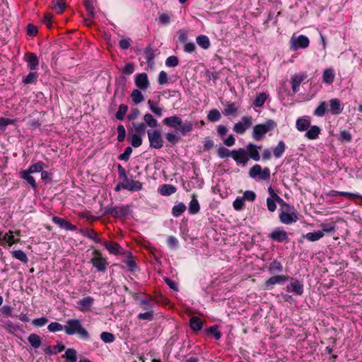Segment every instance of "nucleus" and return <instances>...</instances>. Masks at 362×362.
<instances>
[{"label": "nucleus", "instance_id": "obj_61", "mask_svg": "<svg viewBox=\"0 0 362 362\" xmlns=\"http://www.w3.org/2000/svg\"><path fill=\"white\" fill-rule=\"evenodd\" d=\"M179 59L176 56H170L167 58L165 65L169 67H175L178 65Z\"/></svg>", "mask_w": 362, "mask_h": 362}, {"label": "nucleus", "instance_id": "obj_18", "mask_svg": "<svg viewBox=\"0 0 362 362\" xmlns=\"http://www.w3.org/2000/svg\"><path fill=\"white\" fill-rule=\"evenodd\" d=\"M261 146H257L252 143H250L246 146L247 155L250 156L255 161H259L260 160V156L258 149H260Z\"/></svg>", "mask_w": 362, "mask_h": 362}, {"label": "nucleus", "instance_id": "obj_50", "mask_svg": "<svg viewBox=\"0 0 362 362\" xmlns=\"http://www.w3.org/2000/svg\"><path fill=\"white\" fill-rule=\"evenodd\" d=\"M283 267L280 262L274 260L269 267V271L270 273L281 272Z\"/></svg>", "mask_w": 362, "mask_h": 362}, {"label": "nucleus", "instance_id": "obj_4", "mask_svg": "<svg viewBox=\"0 0 362 362\" xmlns=\"http://www.w3.org/2000/svg\"><path fill=\"white\" fill-rule=\"evenodd\" d=\"M276 127V123L272 119H268L264 124H259L253 127L252 137L256 141H260L269 131Z\"/></svg>", "mask_w": 362, "mask_h": 362}, {"label": "nucleus", "instance_id": "obj_32", "mask_svg": "<svg viewBox=\"0 0 362 362\" xmlns=\"http://www.w3.org/2000/svg\"><path fill=\"white\" fill-rule=\"evenodd\" d=\"M267 98H268V95L266 93H264V92L259 93L255 97L252 105L255 107H260L264 104Z\"/></svg>", "mask_w": 362, "mask_h": 362}, {"label": "nucleus", "instance_id": "obj_59", "mask_svg": "<svg viewBox=\"0 0 362 362\" xmlns=\"http://www.w3.org/2000/svg\"><path fill=\"white\" fill-rule=\"evenodd\" d=\"M47 329L51 332H55L62 331L64 329V327L59 322H53L48 325Z\"/></svg>", "mask_w": 362, "mask_h": 362}, {"label": "nucleus", "instance_id": "obj_13", "mask_svg": "<svg viewBox=\"0 0 362 362\" xmlns=\"http://www.w3.org/2000/svg\"><path fill=\"white\" fill-rule=\"evenodd\" d=\"M298 211H292V212H280L279 213V220L280 221L286 225L291 224L292 223L296 222L298 220Z\"/></svg>", "mask_w": 362, "mask_h": 362}, {"label": "nucleus", "instance_id": "obj_23", "mask_svg": "<svg viewBox=\"0 0 362 362\" xmlns=\"http://www.w3.org/2000/svg\"><path fill=\"white\" fill-rule=\"evenodd\" d=\"M238 109L239 106L235 103H228L225 106L223 114L227 117L233 116L237 114Z\"/></svg>", "mask_w": 362, "mask_h": 362}, {"label": "nucleus", "instance_id": "obj_51", "mask_svg": "<svg viewBox=\"0 0 362 362\" xmlns=\"http://www.w3.org/2000/svg\"><path fill=\"white\" fill-rule=\"evenodd\" d=\"M176 192V187L171 185H163L160 189L163 195L168 196Z\"/></svg>", "mask_w": 362, "mask_h": 362}, {"label": "nucleus", "instance_id": "obj_60", "mask_svg": "<svg viewBox=\"0 0 362 362\" xmlns=\"http://www.w3.org/2000/svg\"><path fill=\"white\" fill-rule=\"evenodd\" d=\"M117 141L119 142H122L126 136V130L122 124H119L117 127Z\"/></svg>", "mask_w": 362, "mask_h": 362}, {"label": "nucleus", "instance_id": "obj_44", "mask_svg": "<svg viewBox=\"0 0 362 362\" xmlns=\"http://www.w3.org/2000/svg\"><path fill=\"white\" fill-rule=\"evenodd\" d=\"M38 78V74L37 72H30L26 76L23 78V83L25 85L35 83Z\"/></svg>", "mask_w": 362, "mask_h": 362}, {"label": "nucleus", "instance_id": "obj_37", "mask_svg": "<svg viewBox=\"0 0 362 362\" xmlns=\"http://www.w3.org/2000/svg\"><path fill=\"white\" fill-rule=\"evenodd\" d=\"M28 340L29 343L30 344V345L34 349L39 348L42 344V341H41L40 336H38L37 334H34V333L30 334L28 336Z\"/></svg>", "mask_w": 362, "mask_h": 362}, {"label": "nucleus", "instance_id": "obj_33", "mask_svg": "<svg viewBox=\"0 0 362 362\" xmlns=\"http://www.w3.org/2000/svg\"><path fill=\"white\" fill-rule=\"evenodd\" d=\"M104 245L107 248V250L112 254H119L121 252L122 247L121 246L116 243H107L105 242Z\"/></svg>", "mask_w": 362, "mask_h": 362}, {"label": "nucleus", "instance_id": "obj_31", "mask_svg": "<svg viewBox=\"0 0 362 362\" xmlns=\"http://www.w3.org/2000/svg\"><path fill=\"white\" fill-rule=\"evenodd\" d=\"M144 54L146 62L149 65H152L153 64V59L155 58V51L151 45L147 46L144 49Z\"/></svg>", "mask_w": 362, "mask_h": 362}, {"label": "nucleus", "instance_id": "obj_16", "mask_svg": "<svg viewBox=\"0 0 362 362\" xmlns=\"http://www.w3.org/2000/svg\"><path fill=\"white\" fill-rule=\"evenodd\" d=\"M136 86L142 90H146L149 86L148 76L146 73L139 74L135 78Z\"/></svg>", "mask_w": 362, "mask_h": 362}, {"label": "nucleus", "instance_id": "obj_20", "mask_svg": "<svg viewBox=\"0 0 362 362\" xmlns=\"http://www.w3.org/2000/svg\"><path fill=\"white\" fill-rule=\"evenodd\" d=\"M288 279V277L284 275L272 276L264 282V288L269 289L273 285L284 282L287 281Z\"/></svg>", "mask_w": 362, "mask_h": 362}, {"label": "nucleus", "instance_id": "obj_10", "mask_svg": "<svg viewBox=\"0 0 362 362\" xmlns=\"http://www.w3.org/2000/svg\"><path fill=\"white\" fill-rule=\"evenodd\" d=\"M231 157L237 163L245 165L249 160V157L245 148H240L231 151Z\"/></svg>", "mask_w": 362, "mask_h": 362}, {"label": "nucleus", "instance_id": "obj_38", "mask_svg": "<svg viewBox=\"0 0 362 362\" xmlns=\"http://www.w3.org/2000/svg\"><path fill=\"white\" fill-rule=\"evenodd\" d=\"M196 41L198 45H199L204 49H207L211 45L209 37L204 35H200L197 36Z\"/></svg>", "mask_w": 362, "mask_h": 362}, {"label": "nucleus", "instance_id": "obj_40", "mask_svg": "<svg viewBox=\"0 0 362 362\" xmlns=\"http://www.w3.org/2000/svg\"><path fill=\"white\" fill-rule=\"evenodd\" d=\"M286 150V144L283 141H279L276 146L273 150L274 156L279 158H280Z\"/></svg>", "mask_w": 362, "mask_h": 362}, {"label": "nucleus", "instance_id": "obj_49", "mask_svg": "<svg viewBox=\"0 0 362 362\" xmlns=\"http://www.w3.org/2000/svg\"><path fill=\"white\" fill-rule=\"evenodd\" d=\"M53 8L59 13H62L66 7L63 0H52Z\"/></svg>", "mask_w": 362, "mask_h": 362}, {"label": "nucleus", "instance_id": "obj_27", "mask_svg": "<svg viewBox=\"0 0 362 362\" xmlns=\"http://www.w3.org/2000/svg\"><path fill=\"white\" fill-rule=\"evenodd\" d=\"M189 325L192 330L197 332L202 329L203 322L199 317L194 316L190 318Z\"/></svg>", "mask_w": 362, "mask_h": 362}, {"label": "nucleus", "instance_id": "obj_62", "mask_svg": "<svg viewBox=\"0 0 362 362\" xmlns=\"http://www.w3.org/2000/svg\"><path fill=\"white\" fill-rule=\"evenodd\" d=\"M218 156L221 158L231 157V151H230L226 147L221 146L218 149Z\"/></svg>", "mask_w": 362, "mask_h": 362}, {"label": "nucleus", "instance_id": "obj_54", "mask_svg": "<svg viewBox=\"0 0 362 362\" xmlns=\"http://www.w3.org/2000/svg\"><path fill=\"white\" fill-rule=\"evenodd\" d=\"M207 118L210 122H217L221 119V113L216 109H213L209 111Z\"/></svg>", "mask_w": 362, "mask_h": 362}, {"label": "nucleus", "instance_id": "obj_56", "mask_svg": "<svg viewBox=\"0 0 362 362\" xmlns=\"http://www.w3.org/2000/svg\"><path fill=\"white\" fill-rule=\"evenodd\" d=\"M138 319L152 321L153 320V310H147L145 313L139 314Z\"/></svg>", "mask_w": 362, "mask_h": 362}, {"label": "nucleus", "instance_id": "obj_41", "mask_svg": "<svg viewBox=\"0 0 362 362\" xmlns=\"http://www.w3.org/2000/svg\"><path fill=\"white\" fill-rule=\"evenodd\" d=\"M199 209H200L199 204L197 199H196L195 195L193 194L192 199L189 203V211L192 214H195L199 211Z\"/></svg>", "mask_w": 362, "mask_h": 362}, {"label": "nucleus", "instance_id": "obj_24", "mask_svg": "<svg viewBox=\"0 0 362 362\" xmlns=\"http://www.w3.org/2000/svg\"><path fill=\"white\" fill-rule=\"evenodd\" d=\"M321 129L317 125H313L310 127V129L307 131L305 136L308 139L314 140L318 138Z\"/></svg>", "mask_w": 362, "mask_h": 362}, {"label": "nucleus", "instance_id": "obj_42", "mask_svg": "<svg viewBox=\"0 0 362 362\" xmlns=\"http://www.w3.org/2000/svg\"><path fill=\"white\" fill-rule=\"evenodd\" d=\"M144 120L145 122L146 126H148L151 128H155L158 126L157 120L150 114L146 113L144 116Z\"/></svg>", "mask_w": 362, "mask_h": 362}, {"label": "nucleus", "instance_id": "obj_15", "mask_svg": "<svg viewBox=\"0 0 362 362\" xmlns=\"http://www.w3.org/2000/svg\"><path fill=\"white\" fill-rule=\"evenodd\" d=\"M307 74L304 72L296 74L291 77V88L294 93L298 91L300 83L307 78Z\"/></svg>", "mask_w": 362, "mask_h": 362}, {"label": "nucleus", "instance_id": "obj_47", "mask_svg": "<svg viewBox=\"0 0 362 362\" xmlns=\"http://www.w3.org/2000/svg\"><path fill=\"white\" fill-rule=\"evenodd\" d=\"M186 210V206L183 203H179L173 207L172 213L175 217L180 216Z\"/></svg>", "mask_w": 362, "mask_h": 362}, {"label": "nucleus", "instance_id": "obj_63", "mask_svg": "<svg viewBox=\"0 0 362 362\" xmlns=\"http://www.w3.org/2000/svg\"><path fill=\"white\" fill-rule=\"evenodd\" d=\"M244 199L243 197H237L233 203V206L236 211L243 209L244 206Z\"/></svg>", "mask_w": 362, "mask_h": 362}, {"label": "nucleus", "instance_id": "obj_39", "mask_svg": "<svg viewBox=\"0 0 362 362\" xmlns=\"http://www.w3.org/2000/svg\"><path fill=\"white\" fill-rule=\"evenodd\" d=\"M4 244L7 243L9 246L19 242V239H16L13 235V231L9 230L8 233H4L3 235Z\"/></svg>", "mask_w": 362, "mask_h": 362}, {"label": "nucleus", "instance_id": "obj_14", "mask_svg": "<svg viewBox=\"0 0 362 362\" xmlns=\"http://www.w3.org/2000/svg\"><path fill=\"white\" fill-rule=\"evenodd\" d=\"M272 240L281 243L288 239V233L281 228H276L269 235Z\"/></svg>", "mask_w": 362, "mask_h": 362}, {"label": "nucleus", "instance_id": "obj_57", "mask_svg": "<svg viewBox=\"0 0 362 362\" xmlns=\"http://www.w3.org/2000/svg\"><path fill=\"white\" fill-rule=\"evenodd\" d=\"M131 144L134 148L139 147L142 144L141 135L134 134L131 138Z\"/></svg>", "mask_w": 362, "mask_h": 362}, {"label": "nucleus", "instance_id": "obj_43", "mask_svg": "<svg viewBox=\"0 0 362 362\" xmlns=\"http://www.w3.org/2000/svg\"><path fill=\"white\" fill-rule=\"evenodd\" d=\"M131 98L134 104H139L144 100L143 94L138 89L133 90L131 93Z\"/></svg>", "mask_w": 362, "mask_h": 362}, {"label": "nucleus", "instance_id": "obj_3", "mask_svg": "<svg viewBox=\"0 0 362 362\" xmlns=\"http://www.w3.org/2000/svg\"><path fill=\"white\" fill-rule=\"evenodd\" d=\"M64 330L68 335L78 334L83 339L89 338L88 332L83 327L78 319H69L64 326Z\"/></svg>", "mask_w": 362, "mask_h": 362}, {"label": "nucleus", "instance_id": "obj_2", "mask_svg": "<svg viewBox=\"0 0 362 362\" xmlns=\"http://www.w3.org/2000/svg\"><path fill=\"white\" fill-rule=\"evenodd\" d=\"M328 106V111L334 115H339L343 110V105L341 101L337 98L331 99L327 104L325 102H320L314 112V115L317 117H322L326 112V107Z\"/></svg>", "mask_w": 362, "mask_h": 362}, {"label": "nucleus", "instance_id": "obj_53", "mask_svg": "<svg viewBox=\"0 0 362 362\" xmlns=\"http://www.w3.org/2000/svg\"><path fill=\"white\" fill-rule=\"evenodd\" d=\"M262 167L259 165L256 164L250 169L249 175L252 178H256L257 177H259L262 173Z\"/></svg>", "mask_w": 362, "mask_h": 362}, {"label": "nucleus", "instance_id": "obj_58", "mask_svg": "<svg viewBox=\"0 0 362 362\" xmlns=\"http://www.w3.org/2000/svg\"><path fill=\"white\" fill-rule=\"evenodd\" d=\"M101 339L105 343H111L115 340V336L110 332H103L100 334Z\"/></svg>", "mask_w": 362, "mask_h": 362}, {"label": "nucleus", "instance_id": "obj_26", "mask_svg": "<svg viewBox=\"0 0 362 362\" xmlns=\"http://www.w3.org/2000/svg\"><path fill=\"white\" fill-rule=\"evenodd\" d=\"M296 127L298 131L303 132L310 127V122L306 118L301 117L296 120Z\"/></svg>", "mask_w": 362, "mask_h": 362}, {"label": "nucleus", "instance_id": "obj_45", "mask_svg": "<svg viewBox=\"0 0 362 362\" xmlns=\"http://www.w3.org/2000/svg\"><path fill=\"white\" fill-rule=\"evenodd\" d=\"M12 255L14 258L20 260L23 263H27L28 261V258L26 254L21 250H14L12 252Z\"/></svg>", "mask_w": 362, "mask_h": 362}, {"label": "nucleus", "instance_id": "obj_29", "mask_svg": "<svg viewBox=\"0 0 362 362\" xmlns=\"http://www.w3.org/2000/svg\"><path fill=\"white\" fill-rule=\"evenodd\" d=\"M324 236L323 231L317 230L313 233H308L303 235V238H306L310 242L319 240Z\"/></svg>", "mask_w": 362, "mask_h": 362}, {"label": "nucleus", "instance_id": "obj_7", "mask_svg": "<svg viewBox=\"0 0 362 362\" xmlns=\"http://www.w3.org/2000/svg\"><path fill=\"white\" fill-rule=\"evenodd\" d=\"M129 212L130 209L128 205L110 207L105 211L106 214L110 215L114 218H119L127 216Z\"/></svg>", "mask_w": 362, "mask_h": 362}, {"label": "nucleus", "instance_id": "obj_19", "mask_svg": "<svg viewBox=\"0 0 362 362\" xmlns=\"http://www.w3.org/2000/svg\"><path fill=\"white\" fill-rule=\"evenodd\" d=\"M52 221L60 228L66 230H75L76 229V227L72 225L69 221L58 216H53Z\"/></svg>", "mask_w": 362, "mask_h": 362}, {"label": "nucleus", "instance_id": "obj_1", "mask_svg": "<svg viewBox=\"0 0 362 362\" xmlns=\"http://www.w3.org/2000/svg\"><path fill=\"white\" fill-rule=\"evenodd\" d=\"M165 125L177 129L182 135H186L193 129V124L190 121L182 122L180 117L177 115L165 117L163 120Z\"/></svg>", "mask_w": 362, "mask_h": 362}, {"label": "nucleus", "instance_id": "obj_55", "mask_svg": "<svg viewBox=\"0 0 362 362\" xmlns=\"http://www.w3.org/2000/svg\"><path fill=\"white\" fill-rule=\"evenodd\" d=\"M139 306L144 310H153V303L146 298H143L139 302Z\"/></svg>", "mask_w": 362, "mask_h": 362}, {"label": "nucleus", "instance_id": "obj_28", "mask_svg": "<svg viewBox=\"0 0 362 362\" xmlns=\"http://www.w3.org/2000/svg\"><path fill=\"white\" fill-rule=\"evenodd\" d=\"M31 173L26 170H21L20 172L21 177L26 180V182L33 187V189L37 188V185L35 178L30 175Z\"/></svg>", "mask_w": 362, "mask_h": 362}, {"label": "nucleus", "instance_id": "obj_35", "mask_svg": "<svg viewBox=\"0 0 362 362\" xmlns=\"http://www.w3.org/2000/svg\"><path fill=\"white\" fill-rule=\"evenodd\" d=\"M147 103L150 110L156 116L161 117L163 115V107H158L157 103L148 100Z\"/></svg>", "mask_w": 362, "mask_h": 362}, {"label": "nucleus", "instance_id": "obj_48", "mask_svg": "<svg viewBox=\"0 0 362 362\" xmlns=\"http://www.w3.org/2000/svg\"><path fill=\"white\" fill-rule=\"evenodd\" d=\"M132 127L135 134L139 135L144 134L146 129V124L142 122H134L132 123Z\"/></svg>", "mask_w": 362, "mask_h": 362}, {"label": "nucleus", "instance_id": "obj_9", "mask_svg": "<svg viewBox=\"0 0 362 362\" xmlns=\"http://www.w3.org/2000/svg\"><path fill=\"white\" fill-rule=\"evenodd\" d=\"M291 49L297 50L298 49H305L309 46L310 40L305 35H299L298 37L293 36L290 40Z\"/></svg>", "mask_w": 362, "mask_h": 362}, {"label": "nucleus", "instance_id": "obj_8", "mask_svg": "<svg viewBox=\"0 0 362 362\" xmlns=\"http://www.w3.org/2000/svg\"><path fill=\"white\" fill-rule=\"evenodd\" d=\"M252 124V118L250 116H245L242 117L240 122L235 123L233 126V131L239 134H243L247 129L250 128Z\"/></svg>", "mask_w": 362, "mask_h": 362}, {"label": "nucleus", "instance_id": "obj_36", "mask_svg": "<svg viewBox=\"0 0 362 362\" xmlns=\"http://www.w3.org/2000/svg\"><path fill=\"white\" fill-rule=\"evenodd\" d=\"M81 233L84 236L93 240L95 243H101V239L98 237V233L95 231H94L93 230H88V229L81 230Z\"/></svg>", "mask_w": 362, "mask_h": 362}, {"label": "nucleus", "instance_id": "obj_12", "mask_svg": "<svg viewBox=\"0 0 362 362\" xmlns=\"http://www.w3.org/2000/svg\"><path fill=\"white\" fill-rule=\"evenodd\" d=\"M94 298L91 296H86L77 301V309L83 313L88 312L94 303Z\"/></svg>", "mask_w": 362, "mask_h": 362}, {"label": "nucleus", "instance_id": "obj_17", "mask_svg": "<svg viewBox=\"0 0 362 362\" xmlns=\"http://www.w3.org/2000/svg\"><path fill=\"white\" fill-rule=\"evenodd\" d=\"M143 184L139 181L130 180L128 177L124 180V186L122 189H127L129 191H140L142 189Z\"/></svg>", "mask_w": 362, "mask_h": 362}, {"label": "nucleus", "instance_id": "obj_30", "mask_svg": "<svg viewBox=\"0 0 362 362\" xmlns=\"http://www.w3.org/2000/svg\"><path fill=\"white\" fill-rule=\"evenodd\" d=\"M66 362H76L77 352L74 349H67L63 355Z\"/></svg>", "mask_w": 362, "mask_h": 362}, {"label": "nucleus", "instance_id": "obj_22", "mask_svg": "<svg viewBox=\"0 0 362 362\" xmlns=\"http://www.w3.org/2000/svg\"><path fill=\"white\" fill-rule=\"evenodd\" d=\"M335 74L332 68L325 69L322 74V81L327 84H332L334 80Z\"/></svg>", "mask_w": 362, "mask_h": 362}, {"label": "nucleus", "instance_id": "obj_46", "mask_svg": "<svg viewBox=\"0 0 362 362\" xmlns=\"http://www.w3.org/2000/svg\"><path fill=\"white\" fill-rule=\"evenodd\" d=\"M277 202L280 204V206H281L280 212H285V213L287 212L288 213V212H292V211H298L293 206H292L289 204H287L282 199H281V201H278Z\"/></svg>", "mask_w": 362, "mask_h": 362}, {"label": "nucleus", "instance_id": "obj_5", "mask_svg": "<svg viewBox=\"0 0 362 362\" xmlns=\"http://www.w3.org/2000/svg\"><path fill=\"white\" fill-rule=\"evenodd\" d=\"M93 255V257L90 259V263L98 272H105L108 266L107 259L103 257L99 250H94Z\"/></svg>", "mask_w": 362, "mask_h": 362}, {"label": "nucleus", "instance_id": "obj_52", "mask_svg": "<svg viewBox=\"0 0 362 362\" xmlns=\"http://www.w3.org/2000/svg\"><path fill=\"white\" fill-rule=\"evenodd\" d=\"M127 110L128 106L124 104H121L119 107L117 112H116V118L119 120H123Z\"/></svg>", "mask_w": 362, "mask_h": 362}, {"label": "nucleus", "instance_id": "obj_34", "mask_svg": "<svg viewBox=\"0 0 362 362\" xmlns=\"http://www.w3.org/2000/svg\"><path fill=\"white\" fill-rule=\"evenodd\" d=\"M45 164L42 161H38L32 164L28 170H25L30 173H42L44 168L45 167Z\"/></svg>", "mask_w": 362, "mask_h": 362}, {"label": "nucleus", "instance_id": "obj_25", "mask_svg": "<svg viewBox=\"0 0 362 362\" xmlns=\"http://www.w3.org/2000/svg\"><path fill=\"white\" fill-rule=\"evenodd\" d=\"M65 349L64 346L61 343H58L56 346H49L44 349V352L47 355H54L62 352Z\"/></svg>", "mask_w": 362, "mask_h": 362}, {"label": "nucleus", "instance_id": "obj_6", "mask_svg": "<svg viewBox=\"0 0 362 362\" xmlns=\"http://www.w3.org/2000/svg\"><path fill=\"white\" fill-rule=\"evenodd\" d=\"M148 138L150 147L156 149H160L163 146V140L161 133L158 130H148Z\"/></svg>", "mask_w": 362, "mask_h": 362}, {"label": "nucleus", "instance_id": "obj_11", "mask_svg": "<svg viewBox=\"0 0 362 362\" xmlns=\"http://www.w3.org/2000/svg\"><path fill=\"white\" fill-rule=\"evenodd\" d=\"M286 289L289 293L300 296L303 293V284L298 279H291L290 284L286 286Z\"/></svg>", "mask_w": 362, "mask_h": 362}, {"label": "nucleus", "instance_id": "obj_21", "mask_svg": "<svg viewBox=\"0 0 362 362\" xmlns=\"http://www.w3.org/2000/svg\"><path fill=\"white\" fill-rule=\"evenodd\" d=\"M25 61L28 64V68L30 71L37 69L39 64V60L35 53H28L25 55Z\"/></svg>", "mask_w": 362, "mask_h": 362}, {"label": "nucleus", "instance_id": "obj_64", "mask_svg": "<svg viewBox=\"0 0 362 362\" xmlns=\"http://www.w3.org/2000/svg\"><path fill=\"white\" fill-rule=\"evenodd\" d=\"M158 82L160 85H163L168 83V76L165 71H161L159 73L158 77Z\"/></svg>", "mask_w": 362, "mask_h": 362}]
</instances>
